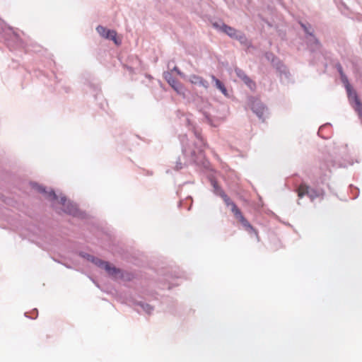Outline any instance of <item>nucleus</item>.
<instances>
[{
    "label": "nucleus",
    "instance_id": "f257e3e1",
    "mask_svg": "<svg viewBox=\"0 0 362 362\" xmlns=\"http://www.w3.org/2000/svg\"><path fill=\"white\" fill-rule=\"evenodd\" d=\"M222 197L225 202V203L228 206H231V211L233 213L235 217L241 223V224L245 227V228L249 232H255L257 233L255 229L252 226V225L245 218L240 210L238 208L236 204L231 202L230 198L226 194H223Z\"/></svg>",
    "mask_w": 362,
    "mask_h": 362
},
{
    "label": "nucleus",
    "instance_id": "f03ea898",
    "mask_svg": "<svg viewBox=\"0 0 362 362\" xmlns=\"http://www.w3.org/2000/svg\"><path fill=\"white\" fill-rule=\"evenodd\" d=\"M222 197L225 202V203L228 206H231V211L233 213L235 217L241 223V224L245 227V228L249 232H255L257 233L255 229L252 226V225L245 218L240 210L238 208L236 204L231 202L230 198L226 194H223Z\"/></svg>",
    "mask_w": 362,
    "mask_h": 362
},
{
    "label": "nucleus",
    "instance_id": "7ed1b4c3",
    "mask_svg": "<svg viewBox=\"0 0 362 362\" xmlns=\"http://www.w3.org/2000/svg\"><path fill=\"white\" fill-rule=\"evenodd\" d=\"M296 192L299 198H303L305 195H307L311 200H313L321 195L320 192L310 188L308 185L304 183L299 185Z\"/></svg>",
    "mask_w": 362,
    "mask_h": 362
},
{
    "label": "nucleus",
    "instance_id": "20e7f679",
    "mask_svg": "<svg viewBox=\"0 0 362 362\" xmlns=\"http://www.w3.org/2000/svg\"><path fill=\"white\" fill-rule=\"evenodd\" d=\"M97 32L104 38L112 40L116 45H119L121 40L117 37V33L113 30H109L106 28L99 25L96 28Z\"/></svg>",
    "mask_w": 362,
    "mask_h": 362
},
{
    "label": "nucleus",
    "instance_id": "39448f33",
    "mask_svg": "<svg viewBox=\"0 0 362 362\" xmlns=\"http://www.w3.org/2000/svg\"><path fill=\"white\" fill-rule=\"evenodd\" d=\"M346 90L348 93L349 100L354 110H355L362 107V102L358 98L357 93L354 90H352L349 85L346 86Z\"/></svg>",
    "mask_w": 362,
    "mask_h": 362
},
{
    "label": "nucleus",
    "instance_id": "423d86ee",
    "mask_svg": "<svg viewBox=\"0 0 362 362\" xmlns=\"http://www.w3.org/2000/svg\"><path fill=\"white\" fill-rule=\"evenodd\" d=\"M60 203L62 205L63 211L72 216H77L78 210L76 204L67 201L66 197H62L60 199Z\"/></svg>",
    "mask_w": 362,
    "mask_h": 362
},
{
    "label": "nucleus",
    "instance_id": "0eeeda50",
    "mask_svg": "<svg viewBox=\"0 0 362 362\" xmlns=\"http://www.w3.org/2000/svg\"><path fill=\"white\" fill-rule=\"evenodd\" d=\"M220 29L231 37L239 40L244 38V35L241 33L238 32L235 28L228 26L225 24H223L220 27Z\"/></svg>",
    "mask_w": 362,
    "mask_h": 362
},
{
    "label": "nucleus",
    "instance_id": "6e6552de",
    "mask_svg": "<svg viewBox=\"0 0 362 362\" xmlns=\"http://www.w3.org/2000/svg\"><path fill=\"white\" fill-rule=\"evenodd\" d=\"M95 264L100 267L104 268L108 274L111 275H116L117 273H119V270L117 269L115 267H112L108 262H103L100 259H96L94 261Z\"/></svg>",
    "mask_w": 362,
    "mask_h": 362
},
{
    "label": "nucleus",
    "instance_id": "1a4fd4ad",
    "mask_svg": "<svg viewBox=\"0 0 362 362\" xmlns=\"http://www.w3.org/2000/svg\"><path fill=\"white\" fill-rule=\"evenodd\" d=\"M189 81L192 84L197 85L199 86H203L205 88H209V83L207 82V81H206L202 77H201L198 75H195V74L191 75L189 76Z\"/></svg>",
    "mask_w": 362,
    "mask_h": 362
},
{
    "label": "nucleus",
    "instance_id": "9d476101",
    "mask_svg": "<svg viewBox=\"0 0 362 362\" xmlns=\"http://www.w3.org/2000/svg\"><path fill=\"white\" fill-rule=\"evenodd\" d=\"M252 110L259 117H262L265 112V107L260 101L255 100L252 103Z\"/></svg>",
    "mask_w": 362,
    "mask_h": 362
},
{
    "label": "nucleus",
    "instance_id": "9b49d317",
    "mask_svg": "<svg viewBox=\"0 0 362 362\" xmlns=\"http://www.w3.org/2000/svg\"><path fill=\"white\" fill-rule=\"evenodd\" d=\"M165 78L167 80L171 87L177 93H181L182 90V84L177 81L175 78H173L170 74H167L165 76Z\"/></svg>",
    "mask_w": 362,
    "mask_h": 362
},
{
    "label": "nucleus",
    "instance_id": "f8f14e48",
    "mask_svg": "<svg viewBox=\"0 0 362 362\" xmlns=\"http://www.w3.org/2000/svg\"><path fill=\"white\" fill-rule=\"evenodd\" d=\"M235 73L251 89L255 87V83L241 69H235Z\"/></svg>",
    "mask_w": 362,
    "mask_h": 362
},
{
    "label": "nucleus",
    "instance_id": "ddd939ff",
    "mask_svg": "<svg viewBox=\"0 0 362 362\" xmlns=\"http://www.w3.org/2000/svg\"><path fill=\"white\" fill-rule=\"evenodd\" d=\"M211 78L215 82L216 88L219 89L223 95H227V90L223 83L214 76H211Z\"/></svg>",
    "mask_w": 362,
    "mask_h": 362
},
{
    "label": "nucleus",
    "instance_id": "4468645a",
    "mask_svg": "<svg viewBox=\"0 0 362 362\" xmlns=\"http://www.w3.org/2000/svg\"><path fill=\"white\" fill-rule=\"evenodd\" d=\"M39 191L41 192H45L47 194V196L48 198H49L50 199L52 200H54V199H57V195L55 194V193L53 192V191H50L49 192H46L45 189L42 188V187H40L39 188Z\"/></svg>",
    "mask_w": 362,
    "mask_h": 362
},
{
    "label": "nucleus",
    "instance_id": "2eb2a0df",
    "mask_svg": "<svg viewBox=\"0 0 362 362\" xmlns=\"http://www.w3.org/2000/svg\"><path fill=\"white\" fill-rule=\"evenodd\" d=\"M320 168L322 171H330L329 165L327 162L324 161L320 164Z\"/></svg>",
    "mask_w": 362,
    "mask_h": 362
},
{
    "label": "nucleus",
    "instance_id": "dca6fc26",
    "mask_svg": "<svg viewBox=\"0 0 362 362\" xmlns=\"http://www.w3.org/2000/svg\"><path fill=\"white\" fill-rule=\"evenodd\" d=\"M174 71H175L178 74L181 75L180 71L177 67L174 68Z\"/></svg>",
    "mask_w": 362,
    "mask_h": 362
},
{
    "label": "nucleus",
    "instance_id": "f3484780",
    "mask_svg": "<svg viewBox=\"0 0 362 362\" xmlns=\"http://www.w3.org/2000/svg\"><path fill=\"white\" fill-rule=\"evenodd\" d=\"M302 26L303 27V28H304V30H305V31L306 33H308L310 34V33L308 32V30L307 28H306L304 25H302Z\"/></svg>",
    "mask_w": 362,
    "mask_h": 362
},
{
    "label": "nucleus",
    "instance_id": "a211bd4d",
    "mask_svg": "<svg viewBox=\"0 0 362 362\" xmlns=\"http://www.w3.org/2000/svg\"><path fill=\"white\" fill-rule=\"evenodd\" d=\"M197 136L198 138H200V134H197Z\"/></svg>",
    "mask_w": 362,
    "mask_h": 362
},
{
    "label": "nucleus",
    "instance_id": "6ab92c4d",
    "mask_svg": "<svg viewBox=\"0 0 362 362\" xmlns=\"http://www.w3.org/2000/svg\"><path fill=\"white\" fill-rule=\"evenodd\" d=\"M214 25L215 27H218V25H217L216 23H214Z\"/></svg>",
    "mask_w": 362,
    "mask_h": 362
}]
</instances>
